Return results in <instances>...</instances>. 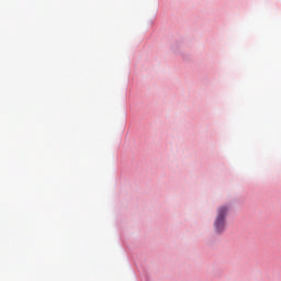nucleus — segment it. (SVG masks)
I'll return each instance as SVG.
<instances>
[{"instance_id": "nucleus-1", "label": "nucleus", "mask_w": 281, "mask_h": 281, "mask_svg": "<svg viewBox=\"0 0 281 281\" xmlns=\"http://www.w3.org/2000/svg\"><path fill=\"white\" fill-rule=\"evenodd\" d=\"M229 214V205H221L216 210V216L213 227L216 234H223L227 227V215Z\"/></svg>"}]
</instances>
